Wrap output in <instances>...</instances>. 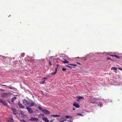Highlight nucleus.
Wrapping results in <instances>:
<instances>
[{"label":"nucleus","instance_id":"obj_1","mask_svg":"<svg viewBox=\"0 0 122 122\" xmlns=\"http://www.w3.org/2000/svg\"><path fill=\"white\" fill-rule=\"evenodd\" d=\"M12 94L10 92H2L1 94V97L3 98H6L11 96Z\"/></svg>","mask_w":122,"mask_h":122},{"label":"nucleus","instance_id":"obj_2","mask_svg":"<svg viewBox=\"0 0 122 122\" xmlns=\"http://www.w3.org/2000/svg\"><path fill=\"white\" fill-rule=\"evenodd\" d=\"M39 120L38 119L37 117H32L29 119L30 121H37Z\"/></svg>","mask_w":122,"mask_h":122},{"label":"nucleus","instance_id":"obj_3","mask_svg":"<svg viewBox=\"0 0 122 122\" xmlns=\"http://www.w3.org/2000/svg\"><path fill=\"white\" fill-rule=\"evenodd\" d=\"M26 109L27 110L28 112L30 114H32L33 112V111L32 110L31 108L28 106L26 108Z\"/></svg>","mask_w":122,"mask_h":122},{"label":"nucleus","instance_id":"obj_4","mask_svg":"<svg viewBox=\"0 0 122 122\" xmlns=\"http://www.w3.org/2000/svg\"><path fill=\"white\" fill-rule=\"evenodd\" d=\"M0 103H1L3 104L4 106H6L7 105V103L5 101L0 98Z\"/></svg>","mask_w":122,"mask_h":122},{"label":"nucleus","instance_id":"obj_5","mask_svg":"<svg viewBox=\"0 0 122 122\" xmlns=\"http://www.w3.org/2000/svg\"><path fill=\"white\" fill-rule=\"evenodd\" d=\"M61 61L64 63H68L69 62V61L66 60V59L63 58H61Z\"/></svg>","mask_w":122,"mask_h":122},{"label":"nucleus","instance_id":"obj_6","mask_svg":"<svg viewBox=\"0 0 122 122\" xmlns=\"http://www.w3.org/2000/svg\"><path fill=\"white\" fill-rule=\"evenodd\" d=\"M42 112L45 114H49L50 113V112L47 110L46 109H43L42 110Z\"/></svg>","mask_w":122,"mask_h":122},{"label":"nucleus","instance_id":"obj_7","mask_svg":"<svg viewBox=\"0 0 122 122\" xmlns=\"http://www.w3.org/2000/svg\"><path fill=\"white\" fill-rule=\"evenodd\" d=\"M13 112V113L15 115H16L17 114V112L16 110L14 108H12L11 109Z\"/></svg>","mask_w":122,"mask_h":122},{"label":"nucleus","instance_id":"obj_8","mask_svg":"<svg viewBox=\"0 0 122 122\" xmlns=\"http://www.w3.org/2000/svg\"><path fill=\"white\" fill-rule=\"evenodd\" d=\"M23 104L25 105H28L29 104V101H28L26 99H24L23 101Z\"/></svg>","mask_w":122,"mask_h":122},{"label":"nucleus","instance_id":"obj_9","mask_svg":"<svg viewBox=\"0 0 122 122\" xmlns=\"http://www.w3.org/2000/svg\"><path fill=\"white\" fill-rule=\"evenodd\" d=\"M28 103V105H29L30 107H33L35 105L34 102H31L30 101H29Z\"/></svg>","mask_w":122,"mask_h":122},{"label":"nucleus","instance_id":"obj_10","mask_svg":"<svg viewBox=\"0 0 122 122\" xmlns=\"http://www.w3.org/2000/svg\"><path fill=\"white\" fill-rule=\"evenodd\" d=\"M18 104L20 108H24V106H23L20 102H19Z\"/></svg>","mask_w":122,"mask_h":122},{"label":"nucleus","instance_id":"obj_11","mask_svg":"<svg viewBox=\"0 0 122 122\" xmlns=\"http://www.w3.org/2000/svg\"><path fill=\"white\" fill-rule=\"evenodd\" d=\"M60 121L61 122H64L66 120L65 118L64 117H61V118L59 119Z\"/></svg>","mask_w":122,"mask_h":122},{"label":"nucleus","instance_id":"obj_12","mask_svg":"<svg viewBox=\"0 0 122 122\" xmlns=\"http://www.w3.org/2000/svg\"><path fill=\"white\" fill-rule=\"evenodd\" d=\"M73 106H75V107L77 108H79L80 107V106L76 102L75 103H74L73 104Z\"/></svg>","mask_w":122,"mask_h":122},{"label":"nucleus","instance_id":"obj_13","mask_svg":"<svg viewBox=\"0 0 122 122\" xmlns=\"http://www.w3.org/2000/svg\"><path fill=\"white\" fill-rule=\"evenodd\" d=\"M42 119L45 122H49V121L48 119L46 117H44L42 118Z\"/></svg>","mask_w":122,"mask_h":122},{"label":"nucleus","instance_id":"obj_14","mask_svg":"<svg viewBox=\"0 0 122 122\" xmlns=\"http://www.w3.org/2000/svg\"><path fill=\"white\" fill-rule=\"evenodd\" d=\"M111 70H113L115 71V72L116 73L117 72V68L115 67H112L111 69Z\"/></svg>","mask_w":122,"mask_h":122},{"label":"nucleus","instance_id":"obj_15","mask_svg":"<svg viewBox=\"0 0 122 122\" xmlns=\"http://www.w3.org/2000/svg\"><path fill=\"white\" fill-rule=\"evenodd\" d=\"M16 97H14L12 98L11 100V102H13L15 100V99L16 98Z\"/></svg>","mask_w":122,"mask_h":122},{"label":"nucleus","instance_id":"obj_16","mask_svg":"<svg viewBox=\"0 0 122 122\" xmlns=\"http://www.w3.org/2000/svg\"><path fill=\"white\" fill-rule=\"evenodd\" d=\"M110 56H111L113 57H115L117 58H120V57L119 56H117L116 55H110Z\"/></svg>","mask_w":122,"mask_h":122},{"label":"nucleus","instance_id":"obj_17","mask_svg":"<svg viewBox=\"0 0 122 122\" xmlns=\"http://www.w3.org/2000/svg\"><path fill=\"white\" fill-rule=\"evenodd\" d=\"M57 68H56L55 69V72H52L51 73V74L52 75H55L57 71Z\"/></svg>","mask_w":122,"mask_h":122},{"label":"nucleus","instance_id":"obj_18","mask_svg":"<svg viewBox=\"0 0 122 122\" xmlns=\"http://www.w3.org/2000/svg\"><path fill=\"white\" fill-rule=\"evenodd\" d=\"M51 117H57L60 116V115H51Z\"/></svg>","mask_w":122,"mask_h":122},{"label":"nucleus","instance_id":"obj_19","mask_svg":"<svg viewBox=\"0 0 122 122\" xmlns=\"http://www.w3.org/2000/svg\"><path fill=\"white\" fill-rule=\"evenodd\" d=\"M38 116L39 117H44V115L43 114H39L38 115Z\"/></svg>","mask_w":122,"mask_h":122},{"label":"nucleus","instance_id":"obj_20","mask_svg":"<svg viewBox=\"0 0 122 122\" xmlns=\"http://www.w3.org/2000/svg\"><path fill=\"white\" fill-rule=\"evenodd\" d=\"M78 100H81V99H84V98L82 97H78Z\"/></svg>","mask_w":122,"mask_h":122},{"label":"nucleus","instance_id":"obj_21","mask_svg":"<svg viewBox=\"0 0 122 122\" xmlns=\"http://www.w3.org/2000/svg\"><path fill=\"white\" fill-rule=\"evenodd\" d=\"M8 122H14L13 120L12 119H10L8 120Z\"/></svg>","mask_w":122,"mask_h":122},{"label":"nucleus","instance_id":"obj_22","mask_svg":"<svg viewBox=\"0 0 122 122\" xmlns=\"http://www.w3.org/2000/svg\"><path fill=\"white\" fill-rule=\"evenodd\" d=\"M38 108L42 112V110L43 109H42L41 107H38Z\"/></svg>","mask_w":122,"mask_h":122},{"label":"nucleus","instance_id":"obj_23","mask_svg":"<svg viewBox=\"0 0 122 122\" xmlns=\"http://www.w3.org/2000/svg\"><path fill=\"white\" fill-rule=\"evenodd\" d=\"M8 88L10 89H13V90H14V89H15V88L14 87H9Z\"/></svg>","mask_w":122,"mask_h":122},{"label":"nucleus","instance_id":"obj_24","mask_svg":"<svg viewBox=\"0 0 122 122\" xmlns=\"http://www.w3.org/2000/svg\"><path fill=\"white\" fill-rule=\"evenodd\" d=\"M45 82V81L43 80L40 83H41L42 84H44Z\"/></svg>","mask_w":122,"mask_h":122},{"label":"nucleus","instance_id":"obj_25","mask_svg":"<svg viewBox=\"0 0 122 122\" xmlns=\"http://www.w3.org/2000/svg\"><path fill=\"white\" fill-rule=\"evenodd\" d=\"M69 65H70L71 66H76L77 65L76 64H69Z\"/></svg>","mask_w":122,"mask_h":122},{"label":"nucleus","instance_id":"obj_26","mask_svg":"<svg viewBox=\"0 0 122 122\" xmlns=\"http://www.w3.org/2000/svg\"><path fill=\"white\" fill-rule=\"evenodd\" d=\"M66 68H63L62 69V70L64 71H66Z\"/></svg>","mask_w":122,"mask_h":122},{"label":"nucleus","instance_id":"obj_27","mask_svg":"<svg viewBox=\"0 0 122 122\" xmlns=\"http://www.w3.org/2000/svg\"><path fill=\"white\" fill-rule=\"evenodd\" d=\"M47 79V77H43L42 78V80H44V79L46 80V79Z\"/></svg>","mask_w":122,"mask_h":122},{"label":"nucleus","instance_id":"obj_28","mask_svg":"<svg viewBox=\"0 0 122 122\" xmlns=\"http://www.w3.org/2000/svg\"><path fill=\"white\" fill-rule=\"evenodd\" d=\"M65 117L66 118H69L70 117L68 115H66L65 116Z\"/></svg>","mask_w":122,"mask_h":122},{"label":"nucleus","instance_id":"obj_29","mask_svg":"<svg viewBox=\"0 0 122 122\" xmlns=\"http://www.w3.org/2000/svg\"><path fill=\"white\" fill-rule=\"evenodd\" d=\"M107 60H111L113 61V60L111 59L109 57H107Z\"/></svg>","mask_w":122,"mask_h":122},{"label":"nucleus","instance_id":"obj_30","mask_svg":"<svg viewBox=\"0 0 122 122\" xmlns=\"http://www.w3.org/2000/svg\"><path fill=\"white\" fill-rule=\"evenodd\" d=\"M77 115H80L81 116H83L82 114L80 113H77Z\"/></svg>","mask_w":122,"mask_h":122},{"label":"nucleus","instance_id":"obj_31","mask_svg":"<svg viewBox=\"0 0 122 122\" xmlns=\"http://www.w3.org/2000/svg\"><path fill=\"white\" fill-rule=\"evenodd\" d=\"M0 91L3 92H4L5 91V90H3L1 89H0Z\"/></svg>","mask_w":122,"mask_h":122},{"label":"nucleus","instance_id":"obj_32","mask_svg":"<svg viewBox=\"0 0 122 122\" xmlns=\"http://www.w3.org/2000/svg\"><path fill=\"white\" fill-rule=\"evenodd\" d=\"M66 66L67 67H69V68H72V67L71 66H68V65H67Z\"/></svg>","mask_w":122,"mask_h":122},{"label":"nucleus","instance_id":"obj_33","mask_svg":"<svg viewBox=\"0 0 122 122\" xmlns=\"http://www.w3.org/2000/svg\"><path fill=\"white\" fill-rule=\"evenodd\" d=\"M49 64L50 66H51L52 65V64L51 63L50 61L49 62Z\"/></svg>","mask_w":122,"mask_h":122},{"label":"nucleus","instance_id":"obj_34","mask_svg":"<svg viewBox=\"0 0 122 122\" xmlns=\"http://www.w3.org/2000/svg\"><path fill=\"white\" fill-rule=\"evenodd\" d=\"M118 69H119L120 70L122 71V68H120V67H119L118 68Z\"/></svg>","mask_w":122,"mask_h":122},{"label":"nucleus","instance_id":"obj_35","mask_svg":"<svg viewBox=\"0 0 122 122\" xmlns=\"http://www.w3.org/2000/svg\"><path fill=\"white\" fill-rule=\"evenodd\" d=\"M1 86H7L6 85H1Z\"/></svg>","mask_w":122,"mask_h":122},{"label":"nucleus","instance_id":"obj_36","mask_svg":"<svg viewBox=\"0 0 122 122\" xmlns=\"http://www.w3.org/2000/svg\"><path fill=\"white\" fill-rule=\"evenodd\" d=\"M56 66H57V68H57V69L58 68V66H59V65H58V64H57L56 65Z\"/></svg>","mask_w":122,"mask_h":122},{"label":"nucleus","instance_id":"obj_37","mask_svg":"<svg viewBox=\"0 0 122 122\" xmlns=\"http://www.w3.org/2000/svg\"><path fill=\"white\" fill-rule=\"evenodd\" d=\"M101 103H100V104H99L98 105V106H101Z\"/></svg>","mask_w":122,"mask_h":122},{"label":"nucleus","instance_id":"obj_38","mask_svg":"<svg viewBox=\"0 0 122 122\" xmlns=\"http://www.w3.org/2000/svg\"><path fill=\"white\" fill-rule=\"evenodd\" d=\"M51 120V121H50V122H53V120Z\"/></svg>","mask_w":122,"mask_h":122},{"label":"nucleus","instance_id":"obj_39","mask_svg":"<svg viewBox=\"0 0 122 122\" xmlns=\"http://www.w3.org/2000/svg\"><path fill=\"white\" fill-rule=\"evenodd\" d=\"M77 64H80H80H80L79 63V62H77Z\"/></svg>","mask_w":122,"mask_h":122},{"label":"nucleus","instance_id":"obj_40","mask_svg":"<svg viewBox=\"0 0 122 122\" xmlns=\"http://www.w3.org/2000/svg\"><path fill=\"white\" fill-rule=\"evenodd\" d=\"M90 102L91 103H93V104H94L95 103V102Z\"/></svg>","mask_w":122,"mask_h":122},{"label":"nucleus","instance_id":"obj_41","mask_svg":"<svg viewBox=\"0 0 122 122\" xmlns=\"http://www.w3.org/2000/svg\"><path fill=\"white\" fill-rule=\"evenodd\" d=\"M68 121L69 122H72V121H71L70 120H69Z\"/></svg>","mask_w":122,"mask_h":122},{"label":"nucleus","instance_id":"obj_42","mask_svg":"<svg viewBox=\"0 0 122 122\" xmlns=\"http://www.w3.org/2000/svg\"><path fill=\"white\" fill-rule=\"evenodd\" d=\"M73 110H75V109L74 108H73Z\"/></svg>","mask_w":122,"mask_h":122},{"label":"nucleus","instance_id":"obj_43","mask_svg":"<svg viewBox=\"0 0 122 122\" xmlns=\"http://www.w3.org/2000/svg\"><path fill=\"white\" fill-rule=\"evenodd\" d=\"M22 121H24V122L25 121V120H23Z\"/></svg>","mask_w":122,"mask_h":122}]
</instances>
